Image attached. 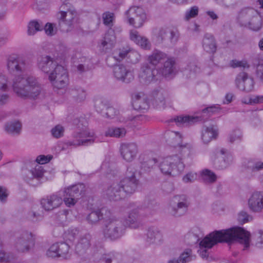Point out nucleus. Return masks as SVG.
<instances>
[{
  "label": "nucleus",
  "instance_id": "5fc2aeb1",
  "mask_svg": "<svg viewBox=\"0 0 263 263\" xmlns=\"http://www.w3.org/2000/svg\"><path fill=\"white\" fill-rule=\"evenodd\" d=\"M202 176L203 180L209 183L214 182L217 179L215 174L208 169L202 171Z\"/></svg>",
  "mask_w": 263,
  "mask_h": 263
},
{
  "label": "nucleus",
  "instance_id": "4d7b16f0",
  "mask_svg": "<svg viewBox=\"0 0 263 263\" xmlns=\"http://www.w3.org/2000/svg\"><path fill=\"white\" fill-rule=\"evenodd\" d=\"M80 231L77 228H70L65 233V237L71 242H73L79 235Z\"/></svg>",
  "mask_w": 263,
  "mask_h": 263
},
{
  "label": "nucleus",
  "instance_id": "9d476101",
  "mask_svg": "<svg viewBox=\"0 0 263 263\" xmlns=\"http://www.w3.org/2000/svg\"><path fill=\"white\" fill-rule=\"evenodd\" d=\"M159 167L164 174L176 175L183 171L184 165L178 156L173 155L163 159Z\"/></svg>",
  "mask_w": 263,
  "mask_h": 263
},
{
  "label": "nucleus",
  "instance_id": "8fccbe9b",
  "mask_svg": "<svg viewBox=\"0 0 263 263\" xmlns=\"http://www.w3.org/2000/svg\"><path fill=\"white\" fill-rule=\"evenodd\" d=\"M199 71V68L195 63L191 62L187 65L183 70L184 76L187 78H191L192 76Z\"/></svg>",
  "mask_w": 263,
  "mask_h": 263
},
{
  "label": "nucleus",
  "instance_id": "f03ea898",
  "mask_svg": "<svg viewBox=\"0 0 263 263\" xmlns=\"http://www.w3.org/2000/svg\"><path fill=\"white\" fill-rule=\"evenodd\" d=\"M250 233L242 227L236 226L229 229L214 231L206 236L199 243L198 252L202 258L210 260L209 249L218 243L227 242L229 245L238 242L243 245V250L249 248Z\"/></svg>",
  "mask_w": 263,
  "mask_h": 263
},
{
  "label": "nucleus",
  "instance_id": "3c124183",
  "mask_svg": "<svg viewBox=\"0 0 263 263\" xmlns=\"http://www.w3.org/2000/svg\"><path fill=\"white\" fill-rule=\"evenodd\" d=\"M108 103L106 101L102 98L96 99L95 101V107L96 111L100 114L103 115L107 106Z\"/></svg>",
  "mask_w": 263,
  "mask_h": 263
},
{
  "label": "nucleus",
  "instance_id": "79ce46f5",
  "mask_svg": "<svg viewBox=\"0 0 263 263\" xmlns=\"http://www.w3.org/2000/svg\"><path fill=\"white\" fill-rule=\"evenodd\" d=\"M71 96L77 102L84 101L86 98V92L84 89L80 87H73L69 90Z\"/></svg>",
  "mask_w": 263,
  "mask_h": 263
},
{
  "label": "nucleus",
  "instance_id": "aec40b11",
  "mask_svg": "<svg viewBox=\"0 0 263 263\" xmlns=\"http://www.w3.org/2000/svg\"><path fill=\"white\" fill-rule=\"evenodd\" d=\"M236 87L240 90L249 92L254 89V82L253 78L249 77L247 72H239L235 79Z\"/></svg>",
  "mask_w": 263,
  "mask_h": 263
},
{
  "label": "nucleus",
  "instance_id": "473e14b6",
  "mask_svg": "<svg viewBox=\"0 0 263 263\" xmlns=\"http://www.w3.org/2000/svg\"><path fill=\"white\" fill-rule=\"evenodd\" d=\"M218 136V129L213 125L203 126L201 132V139L204 144L209 143L212 139H216Z\"/></svg>",
  "mask_w": 263,
  "mask_h": 263
},
{
  "label": "nucleus",
  "instance_id": "a878e982",
  "mask_svg": "<svg viewBox=\"0 0 263 263\" xmlns=\"http://www.w3.org/2000/svg\"><path fill=\"white\" fill-rule=\"evenodd\" d=\"M120 152L125 161L131 162L136 158L138 149L137 145L134 143H125L121 145Z\"/></svg>",
  "mask_w": 263,
  "mask_h": 263
},
{
  "label": "nucleus",
  "instance_id": "dca6fc26",
  "mask_svg": "<svg viewBox=\"0 0 263 263\" xmlns=\"http://www.w3.org/2000/svg\"><path fill=\"white\" fill-rule=\"evenodd\" d=\"M70 245L66 242H59L52 245L47 251L46 255L51 258L61 257L67 259L70 256Z\"/></svg>",
  "mask_w": 263,
  "mask_h": 263
},
{
  "label": "nucleus",
  "instance_id": "ea45409f",
  "mask_svg": "<svg viewBox=\"0 0 263 263\" xmlns=\"http://www.w3.org/2000/svg\"><path fill=\"white\" fill-rule=\"evenodd\" d=\"M200 230L198 228H194L192 229L184 237L185 241L190 245L196 243L200 240L199 233Z\"/></svg>",
  "mask_w": 263,
  "mask_h": 263
},
{
  "label": "nucleus",
  "instance_id": "864d4df0",
  "mask_svg": "<svg viewBox=\"0 0 263 263\" xmlns=\"http://www.w3.org/2000/svg\"><path fill=\"white\" fill-rule=\"evenodd\" d=\"M169 136L172 138L173 141L172 142V145L174 147H177L182 144V136L179 132H171L168 133Z\"/></svg>",
  "mask_w": 263,
  "mask_h": 263
},
{
  "label": "nucleus",
  "instance_id": "37998d69",
  "mask_svg": "<svg viewBox=\"0 0 263 263\" xmlns=\"http://www.w3.org/2000/svg\"><path fill=\"white\" fill-rule=\"evenodd\" d=\"M192 250L190 249L185 250L182 252L178 258H174L168 260L167 263H186L192 260L191 256Z\"/></svg>",
  "mask_w": 263,
  "mask_h": 263
},
{
  "label": "nucleus",
  "instance_id": "e2e57ef3",
  "mask_svg": "<svg viewBox=\"0 0 263 263\" xmlns=\"http://www.w3.org/2000/svg\"><path fill=\"white\" fill-rule=\"evenodd\" d=\"M93 67L92 63L89 59L86 60L83 64H80L78 65L77 69L80 72L82 73L91 69Z\"/></svg>",
  "mask_w": 263,
  "mask_h": 263
},
{
  "label": "nucleus",
  "instance_id": "6e6d98bb",
  "mask_svg": "<svg viewBox=\"0 0 263 263\" xmlns=\"http://www.w3.org/2000/svg\"><path fill=\"white\" fill-rule=\"evenodd\" d=\"M102 18L104 25L111 27L113 25L112 22L115 18V14L112 12L106 11L103 13Z\"/></svg>",
  "mask_w": 263,
  "mask_h": 263
},
{
  "label": "nucleus",
  "instance_id": "f257e3e1",
  "mask_svg": "<svg viewBox=\"0 0 263 263\" xmlns=\"http://www.w3.org/2000/svg\"><path fill=\"white\" fill-rule=\"evenodd\" d=\"M9 72L14 76L12 87L16 95L23 99H36L42 90L41 85L33 76L25 77L24 73L28 69V64L23 57L11 55L7 61Z\"/></svg>",
  "mask_w": 263,
  "mask_h": 263
},
{
  "label": "nucleus",
  "instance_id": "9b49d317",
  "mask_svg": "<svg viewBox=\"0 0 263 263\" xmlns=\"http://www.w3.org/2000/svg\"><path fill=\"white\" fill-rule=\"evenodd\" d=\"M190 202L185 195H176L173 197L168 208L169 213L178 217L184 215L187 212Z\"/></svg>",
  "mask_w": 263,
  "mask_h": 263
},
{
  "label": "nucleus",
  "instance_id": "052dcab7",
  "mask_svg": "<svg viewBox=\"0 0 263 263\" xmlns=\"http://www.w3.org/2000/svg\"><path fill=\"white\" fill-rule=\"evenodd\" d=\"M140 55L137 51L129 50L127 61L129 63L136 64L140 60Z\"/></svg>",
  "mask_w": 263,
  "mask_h": 263
},
{
  "label": "nucleus",
  "instance_id": "c03bdc74",
  "mask_svg": "<svg viewBox=\"0 0 263 263\" xmlns=\"http://www.w3.org/2000/svg\"><path fill=\"white\" fill-rule=\"evenodd\" d=\"M21 127L22 125L21 123L16 121L9 122L5 124L6 131L10 134H20Z\"/></svg>",
  "mask_w": 263,
  "mask_h": 263
},
{
  "label": "nucleus",
  "instance_id": "09e8293b",
  "mask_svg": "<svg viewBox=\"0 0 263 263\" xmlns=\"http://www.w3.org/2000/svg\"><path fill=\"white\" fill-rule=\"evenodd\" d=\"M43 217V211L38 206H34L28 213V218L32 221H37Z\"/></svg>",
  "mask_w": 263,
  "mask_h": 263
},
{
  "label": "nucleus",
  "instance_id": "cd10ccee",
  "mask_svg": "<svg viewBox=\"0 0 263 263\" xmlns=\"http://www.w3.org/2000/svg\"><path fill=\"white\" fill-rule=\"evenodd\" d=\"M109 215H110V211L106 208H102L91 211L87 216L86 220L89 224H97L101 220L104 221Z\"/></svg>",
  "mask_w": 263,
  "mask_h": 263
},
{
  "label": "nucleus",
  "instance_id": "de8ad7c7",
  "mask_svg": "<svg viewBox=\"0 0 263 263\" xmlns=\"http://www.w3.org/2000/svg\"><path fill=\"white\" fill-rule=\"evenodd\" d=\"M140 159L141 160V167L145 171H148L151 168H153L157 160L156 158H150L148 156H141Z\"/></svg>",
  "mask_w": 263,
  "mask_h": 263
},
{
  "label": "nucleus",
  "instance_id": "c9c22d12",
  "mask_svg": "<svg viewBox=\"0 0 263 263\" xmlns=\"http://www.w3.org/2000/svg\"><path fill=\"white\" fill-rule=\"evenodd\" d=\"M130 37L132 41L142 48L147 49L151 46L148 40L145 37L141 36L136 31L130 32Z\"/></svg>",
  "mask_w": 263,
  "mask_h": 263
},
{
  "label": "nucleus",
  "instance_id": "f8f14e48",
  "mask_svg": "<svg viewBox=\"0 0 263 263\" xmlns=\"http://www.w3.org/2000/svg\"><path fill=\"white\" fill-rule=\"evenodd\" d=\"M49 80L52 82L53 87L58 89L64 88L69 83L68 72L61 65L55 67L50 73Z\"/></svg>",
  "mask_w": 263,
  "mask_h": 263
},
{
  "label": "nucleus",
  "instance_id": "69168bd1",
  "mask_svg": "<svg viewBox=\"0 0 263 263\" xmlns=\"http://www.w3.org/2000/svg\"><path fill=\"white\" fill-rule=\"evenodd\" d=\"M118 114V110L108 105L105 111L102 116L107 118H113Z\"/></svg>",
  "mask_w": 263,
  "mask_h": 263
},
{
  "label": "nucleus",
  "instance_id": "e433bc0d",
  "mask_svg": "<svg viewBox=\"0 0 263 263\" xmlns=\"http://www.w3.org/2000/svg\"><path fill=\"white\" fill-rule=\"evenodd\" d=\"M245 168L248 173H250L251 176L254 175V173L263 169V162L255 160H249L244 164Z\"/></svg>",
  "mask_w": 263,
  "mask_h": 263
},
{
  "label": "nucleus",
  "instance_id": "2f4dec72",
  "mask_svg": "<svg viewBox=\"0 0 263 263\" xmlns=\"http://www.w3.org/2000/svg\"><path fill=\"white\" fill-rule=\"evenodd\" d=\"M151 102L154 107L163 108L165 104L163 90L161 88L154 89L152 92Z\"/></svg>",
  "mask_w": 263,
  "mask_h": 263
},
{
  "label": "nucleus",
  "instance_id": "0eeeda50",
  "mask_svg": "<svg viewBox=\"0 0 263 263\" xmlns=\"http://www.w3.org/2000/svg\"><path fill=\"white\" fill-rule=\"evenodd\" d=\"M179 33L176 29L156 28L153 30V40L157 45H175L178 40Z\"/></svg>",
  "mask_w": 263,
  "mask_h": 263
},
{
  "label": "nucleus",
  "instance_id": "bb28decb",
  "mask_svg": "<svg viewBox=\"0 0 263 263\" xmlns=\"http://www.w3.org/2000/svg\"><path fill=\"white\" fill-rule=\"evenodd\" d=\"M92 237L88 233L81 235L76 246V253L80 255L85 254L91 246Z\"/></svg>",
  "mask_w": 263,
  "mask_h": 263
},
{
  "label": "nucleus",
  "instance_id": "4c0bfd02",
  "mask_svg": "<svg viewBox=\"0 0 263 263\" xmlns=\"http://www.w3.org/2000/svg\"><path fill=\"white\" fill-rule=\"evenodd\" d=\"M162 238L160 231L155 227L149 228L147 233L146 240L149 243L159 242Z\"/></svg>",
  "mask_w": 263,
  "mask_h": 263
},
{
  "label": "nucleus",
  "instance_id": "4be33fe9",
  "mask_svg": "<svg viewBox=\"0 0 263 263\" xmlns=\"http://www.w3.org/2000/svg\"><path fill=\"white\" fill-rule=\"evenodd\" d=\"M37 64L38 68L46 73L51 72L58 65L57 61L50 56L42 55L37 58Z\"/></svg>",
  "mask_w": 263,
  "mask_h": 263
},
{
  "label": "nucleus",
  "instance_id": "a211bd4d",
  "mask_svg": "<svg viewBox=\"0 0 263 263\" xmlns=\"http://www.w3.org/2000/svg\"><path fill=\"white\" fill-rule=\"evenodd\" d=\"M93 133L88 132L86 128L82 127L81 129H78L72 134V137L76 140L71 141H68V145H73L75 146L80 145H88L93 143L94 140L92 139H84L85 138L92 137Z\"/></svg>",
  "mask_w": 263,
  "mask_h": 263
},
{
  "label": "nucleus",
  "instance_id": "58836bf2",
  "mask_svg": "<svg viewBox=\"0 0 263 263\" xmlns=\"http://www.w3.org/2000/svg\"><path fill=\"white\" fill-rule=\"evenodd\" d=\"M252 64L255 68L256 78L263 83V59L256 56L253 58Z\"/></svg>",
  "mask_w": 263,
  "mask_h": 263
},
{
  "label": "nucleus",
  "instance_id": "4468645a",
  "mask_svg": "<svg viewBox=\"0 0 263 263\" xmlns=\"http://www.w3.org/2000/svg\"><path fill=\"white\" fill-rule=\"evenodd\" d=\"M35 236L28 231H23L16 239L15 248L18 252H28L35 245Z\"/></svg>",
  "mask_w": 263,
  "mask_h": 263
},
{
  "label": "nucleus",
  "instance_id": "f704fd0d",
  "mask_svg": "<svg viewBox=\"0 0 263 263\" xmlns=\"http://www.w3.org/2000/svg\"><path fill=\"white\" fill-rule=\"evenodd\" d=\"M167 59V55L165 53L158 50H154L152 54L148 56L147 61L148 64H151L152 66L155 67V66L157 65L159 63L164 61Z\"/></svg>",
  "mask_w": 263,
  "mask_h": 263
},
{
  "label": "nucleus",
  "instance_id": "338daca9",
  "mask_svg": "<svg viewBox=\"0 0 263 263\" xmlns=\"http://www.w3.org/2000/svg\"><path fill=\"white\" fill-rule=\"evenodd\" d=\"M8 79L3 74H0V93L8 90Z\"/></svg>",
  "mask_w": 263,
  "mask_h": 263
},
{
  "label": "nucleus",
  "instance_id": "6e6552de",
  "mask_svg": "<svg viewBox=\"0 0 263 263\" xmlns=\"http://www.w3.org/2000/svg\"><path fill=\"white\" fill-rule=\"evenodd\" d=\"M138 175L136 168L130 165L127 168L125 177L119 182L125 197L131 196L136 191L139 184Z\"/></svg>",
  "mask_w": 263,
  "mask_h": 263
},
{
  "label": "nucleus",
  "instance_id": "7c9ffc66",
  "mask_svg": "<svg viewBox=\"0 0 263 263\" xmlns=\"http://www.w3.org/2000/svg\"><path fill=\"white\" fill-rule=\"evenodd\" d=\"M175 60L174 58H167L161 68V74L165 78L172 79L176 74Z\"/></svg>",
  "mask_w": 263,
  "mask_h": 263
},
{
  "label": "nucleus",
  "instance_id": "7ed1b4c3",
  "mask_svg": "<svg viewBox=\"0 0 263 263\" xmlns=\"http://www.w3.org/2000/svg\"><path fill=\"white\" fill-rule=\"evenodd\" d=\"M236 22L240 27L254 32L259 31L263 26L262 16L251 7L241 8L238 12Z\"/></svg>",
  "mask_w": 263,
  "mask_h": 263
},
{
  "label": "nucleus",
  "instance_id": "b1692460",
  "mask_svg": "<svg viewBox=\"0 0 263 263\" xmlns=\"http://www.w3.org/2000/svg\"><path fill=\"white\" fill-rule=\"evenodd\" d=\"M232 157L228 152L221 148L219 152H217V157L214 160V165L215 168L218 170H223L227 168L232 162Z\"/></svg>",
  "mask_w": 263,
  "mask_h": 263
},
{
  "label": "nucleus",
  "instance_id": "72a5a7b5",
  "mask_svg": "<svg viewBox=\"0 0 263 263\" xmlns=\"http://www.w3.org/2000/svg\"><path fill=\"white\" fill-rule=\"evenodd\" d=\"M202 47L205 51L209 53H214L217 50V44L214 36L210 33H205L202 40Z\"/></svg>",
  "mask_w": 263,
  "mask_h": 263
},
{
  "label": "nucleus",
  "instance_id": "423d86ee",
  "mask_svg": "<svg viewBox=\"0 0 263 263\" xmlns=\"http://www.w3.org/2000/svg\"><path fill=\"white\" fill-rule=\"evenodd\" d=\"M219 106L213 105L202 110L201 116H178L170 120V122H175L178 126H188L198 121L205 122L213 114L219 109Z\"/></svg>",
  "mask_w": 263,
  "mask_h": 263
},
{
  "label": "nucleus",
  "instance_id": "0e129e2a",
  "mask_svg": "<svg viewBox=\"0 0 263 263\" xmlns=\"http://www.w3.org/2000/svg\"><path fill=\"white\" fill-rule=\"evenodd\" d=\"M129 50L125 49H119L114 52L113 58L117 61H121L125 57L127 58Z\"/></svg>",
  "mask_w": 263,
  "mask_h": 263
},
{
  "label": "nucleus",
  "instance_id": "c756f323",
  "mask_svg": "<svg viewBox=\"0 0 263 263\" xmlns=\"http://www.w3.org/2000/svg\"><path fill=\"white\" fill-rule=\"evenodd\" d=\"M132 105L137 110H146L149 108L147 99L142 92H134L132 95Z\"/></svg>",
  "mask_w": 263,
  "mask_h": 263
},
{
  "label": "nucleus",
  "instance_id": "412c9836",
  "mask_svg": "<svg viewBox=\"0 0 263 263\" xmlns=\"http://www.w3.org/2000/svg\"><path fill=\"white\" fill-rule=\"evenodd\" d=\"M62 196L58 194L47 196L41 200V204L46 211H50L59 207L63 203Z\"/></svg>",
  "mask_w": 263,
  "mask_h": 263
},
{
  "label": "nucleus",
  "instance_id": "49530a36",
  "mask_svg": "<svg viewBox=\"0 0 263 263\" xmlns=\"http://www.w3.org/2000/svg\"><path fill=\"white\" fill-rule=\"evenodd\" d=\"M121 255L119 254L112 252L103 254L100 259L105 263H117Z\"/></svg>",
  "mask_w": 263,
  "mask_h": 263
},
{
  "label": "nucleus",
  "instance_id": "f3484780",
  "mask_svg": "<svg viewBox=\"0 0 263 263\" xmlns=\"http://www.w3.org/2000/svg\"><path fill=\"white\" fill-rule=\"evenodd\" d=\"M84 185L83 184H76L67 188L63 192V201L65 204L69 207L73 206L76 202V199L82 195L84 190Z\"/></svg>",
  "mask_w": 263,
  "mask_h": 263
},
{
  "label": "nucleus",
  "instance_id": "1a4fd4ad",
  "mask_svg": "<svg viewBox=\"0 0 263 263\" xmlns=\"http://www.w3.org/2000/svg\"><path fill=\"white\" fill-rule=\"evenodd\" d=\"M22 171L24 180L33 186L41 183L40 179L43 177L45 172L43 167L36 164L35 162L27 163Z\"/></svg>",
  "mask_w": 263,
  "mask_h": 263
},
{
  "label": "nucleus",
  "instance_id": "c85d7f7f",
  "mask_svg": "<svg viewBox=\"0 0 263 263\" xmlns=\"http://www.w3.org/2000/svg\"><path fill=\"white\" fill-rule=\"evenodd\" d=\"M104 195L109 200L113 201H118L125 197L119 182L109 186L105 191Z\"/></svg>",
  "mask_w": 263,
  "mask_h": 263
},
{
  "label": "nucleus",
  "instance_id": "13d9d810",
  "mask_svg": "<svg viewBox=\"0 0 263 263\" xmlns=\"http://www.w3.org/2000/svg\"><path fill=\"white\" fill-rule=\"evenodd\" d=\"M102 42L105 43H116V36L115 35L114 31L111 28L108 30L107 32L105 33V36Z\"/></svg>",
  "mask_w": 263,
  "mask_h": 263
},
{
  "label": "nucleus",
  "instance_id": "603ef678",
  "mask_svg": "<svg viewBox=\"0 0 263 263\" xmlns=\"http://www.w3.org/2000/svg\"><path fill=\"white\" fill-rule=\"evenodd\" d=\"M253 220V217L246 211H241L238 213L237 216V220L239 224L244 223L251 221Z\"/></svg>",
  "mask_w": 263,
  "mask_h": 263
},
{
  "label": "nucleus",
  "instance_id": "774afa93",
  "mask_svg": "<svg viewBox=\"0 0 263 263\" xmlns=\"http://www.w3.org/2000/svg\"><path fill=\"white\" fill-rule=\"evenodd\" d=\"M64 129L63 127L60 125H58L53 127L51 133L53 137L56 138H59L63 136Z\"/></svg>",
  "mask_w": 263,
  "mask_h": 263
},
{
  "label": "nucleus",
  "instance_id": "2eb2a0df",
  "mask_svg": "<svg viewBox=\"0 0 263 263\" xmlns=\"http://www.w3.org/2000/svg\"><path fill=\"white\" fill-rule=\"evenodd\" d=\"M58 28L62 32H68L74 27V25L78 21L77 12H65L58 13Z\"/></svg>",
  "mask_w": 263,
  "mask_h": 263
},
{
  "label": "nucleus",
  "instance_id": "bf43d9fd",
  "mask_svg": "<svg viewBox=\"0 0 263 263\" xmlns=\"http://www.w3.org/2000/svg\"><path fill=\"white\" fill-rule=\"evenodd\" d=\"M242 136V133L239 130H235L229 135V141L231 143L236 141H240Z\"/></svg>",
  "mask_w": 263,
  "mask_h": 263
},
{
  "label": "nucleus",
  "instance_id": "5701e85b",
  "mask_svg": "<svg viewBox=\"0 0 263 263\" xmlns=\"http://www.w3.org/2000/svg\"><path fill=\"white\" fill-rule=\"evenodd\" d=\"M248 207L254 213H260L263 210V192H253L248 199Z\"/></svg>",
  "mask_w": 263,
  "mask_h": 263
},
{
  "label": "nucleus",
  "instance_id": "680f3d73",
  "mask_svg": "<svg viewBox=\"0 0 263 263\" xmlns=\"http://www.w3.org/2000/svg\"><path fill=\"white\" fill-rule=\"evenodd\" d=\"M43 29L45 30L46 34L49 36H52L57 33V27L55 24L51 23H47L44 26Z\"/></svg>",
  "mask_w": 263,
  "mask_h": 263
},
{
  "label": "nucleus",
  "instance_id": "ddd939ff",
  "mask_svg": "<svg viewBox=\"0 0 263 263\" xmlns=\"http://www.w3.org/2000/svg\"><path fill=\"white\" fill-rule=\"evenodd\" d=\"M125 15L128 23L135 28L142 27L146 19L144 10L139 7L132 6L127 10Z\"/></svg>",
  "mask_w": 263,
  "mask_h": 263
},
{
  "label": "nucleus",
  "instance_id": "20e7f679",
  "mask_svg": "<svg viewBox=\"0 0 263 263\" xmlns=\"http://www.w3.org/2000/svg\"><path fill=\"white\" fill-rule=\"evenodd\" d=\"M158 205L154 200H146L143 204L130 210L128 213V217L125 219V223L132 229H138L142 226L141 221V215L140 211L146 210V212L152 214L153 212L158 208Z\"/></svg>",
  "mask_w": 263,
  "mask_h": 263
},
{
  "label": "nucleus",
  "instance_id": "39448f33",
  "mask_svg": "<svg viewBox=\"0 0 263 263\" xmlns=\"http://www.w3.org/2000/svg\"><path fill=\"white\" fill-rule=\"evenodd\" d=\"M125 226L121 219L109 215L104 221L103 233L105 238L111 240H117L125 233Z\"/></svg>",
  "mask_w": 263,
  "mask_h": 263
},
{
  "label": "nucleus",
  "instance_id": "393cba45",
  "mask_svg": "<svg viewBox=\"0 0 263 263\" xmlns=\"http://www.w3.org/2000/svg\"><path fill=\"white\" fill-rule=\"evenodd\" d=\"M159 72L154 67L150 66L148 63L143 64L141 67L140 78L141 81L145 84L158 80L157 75Z\"/></svg>",
  "mask_w": 263,
  "mask_h": 263
},
{
  "label": "nucleus",
  "instance_id": "6ab92c4d",
  "mask_svg": "<svg viewBox=\"0 0 263 263\" xmlns=\"http://www.w3.org/2000/svg\"><path fill=\"white\" fill-rule=\"evenodd\" d=\"M113 73L117 80L125 83H129L134 79L133 70L123 64L115 65Z\"/></svg>",
  "mask_w": 263,
  "mask_h": 263
},
{
  "label": "nucleus",
  "instance_id": "a19ab883",
  "mask_svg": "<svg viewBox=\"0 0 263 263\" xmlns=\"http://www.w3.org/2000/svg\"><path fill=\"white\" fill-rule=\"evenodd\" d=\"M126 133L124 128H120L117 127H110L107 128L104 133L106 137L122 138L124 137Z\"/></svg>",
  "mask_w": 263,
  "mask_h": 263
},
{
  "label": "nucleus",
  "instance_id": "a18cd8bd",
  "mask_svg": "<svg viewBox=\"0 0 263 263\" xmlns=\"http://www.w3.org/2000/svg\"><path fill=\"white\" fill-rule=\"evenodd\" d=\"M27 33L29 35H33L37 31L43 29V25L42 22L36 20H33L28 23L27 26Z\"/></svg>",
  "mask_w": 263,
  "mask_h": 263
}]
</instances>
